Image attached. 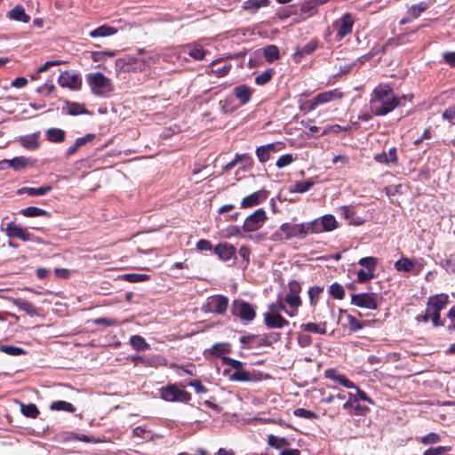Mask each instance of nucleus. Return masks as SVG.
Wrapping results in <instances>:
<instances>
[{"label": "nucleus", "instance_id": "obj_37", "mask_svg": "<svg viewBox=\"0 0 455 455\" xmlns=\"http://www.w3.org/2000/svg\"><path fill=\"white\" fill-rule=\"evenodd\" d=\"M130 344L138 351L148 350L150 346L147 343L146 339L140 335H133L130 339Z\"/></svg>", "mask_w": 455, "mask_h": 455}, {"label": "nucleus", "instance_id": "obj_9", "mask_svg": "<svg viewBox=\"0 0 455 455\" xmlns=\"http://www.w3.org/2000/svg\"><path fill=\"white\" fill-rule=\"evenodd\" d=\"M343 93L339 89H334L318 93L308 102L309 110H314L319 105L329 103L335 100H340Z\"/></svg>", "mask_w": 455, "mask_h": 455}, {"label": "nucleus", "instance_id": "obj_52", "mask_svg": "<svg viewBox=\"0 0 455 455\" xmlns=\"http://www.w3.org/2000/svg\"><path fill=\"white\" fill-rule=\"evenodd\" d=\"M293 161L294 157L291 154H285L277 159L275 165L278 169H282L291 164Z\"/></svg>", "mask_w": 455, "mask_h": 455}, {"label": "nucleus", "instance_id": "obj_22", "mask_svg": "<svg viewBox=\"0 0 455 455\" xmlns=\"http://www.w3.org/2000/svg\"><path fill=\"white\" fill-rule=\"evenodd\" d=\"M324 375L327 379H332L347 388L355 387V385L351 380L345 375L338 373L334 369L326 370Z\"/></svg>", "mask_w": 455, "mask_h": 455}, {"label": "nucleus", "instance_id": "obj_49", "mask_svg": "<svg viewBox=\"0 0 455 455\" xmlns=\"http://www.w3.org/2000/svg\"><path fill=\"white\" fill-rule=\"evenodd\" d=\"M0 351L10 355H20L25 354V350L23 348L10 345L1 346Z\"/></svg>", "mask_w": 455, "mask_h": 455}, {"label": "nucleus", "instance_id": "obj_41", "mask_svg": "<svg viewBox=\"0 0 455 455\" xmlns=\"http://www.w3.org/2000/svg\"><path fill=\"white\" fill-rule=\"evenodd\" d=\"M231 350V346L229 343H216L212 346L211 349V353L217 356H221L222 355L228 354Z\"/></svg>", "mask_w": 455, "mask_h": 455}, {"label": "nucleus", "instance_id": "obj_33", "mask_svg": "<svg viewBox=\"0 0 455 455\" xmlns=\"http://www.w3.org/2000/svg\"><path fill=\"white\" fill-rule=\"evenodd\" d=\"M323 232H330L338 227L335 217L331 214L324 215L321 218Z\"/></svg>", "mask_w": 455, "mask_h": 455}, {"label": "nucleus", "instance_id": "obj_36", "mask_svg": "<svg viewBox=\"0 0 455 455\" xmlns=\"http://www.w3.org/2000/svg\"><path fill=\"white\" fill-rule=\"evenodd\" d=\"M267 443L269 446L280 450L288 446L289 441L284 437H278L275 435H269L267 436Z\"/></svg>", "mask_w": 455, "mask_h": 455}, {"label": "nucleus", "instance_id": "obj_26", "mask_svg": "<svg viewBox=\"0 0 455 455\" xmlns=\"http://www.w3.org/2000/svg\"><path fill=\"white\" fill-rule=\"evenodd\" d=\"M269 4V0H246L243 4V10L250 12L255 13L261 7H267Z\"/></svg>", "mask_w": 455, "mask_h": 455}, {"label": "nucleus", "instance_id": "obj_61", "mask_svg": "<svg viewBox=\"0 0 455 455\" xmlns=\"http://www.w3.org/2000/svg\"><path fill=\"white\" fill-rule=\"evenodd\" d=\"M443 118L451 124H455V106L450 107L443 113Z\"/></svg>", "mask_w": 455, "mask_h": 455}, {"label": "nucleus", "instance_id": "obj_29", "mask_svg": "<svg viewBox=\"0 0 455 455\" xmlns=\"http://www.w3.org/2000/svg\"><path fill=\"white\" fill-rule=\"evenodd\" d=\"M12 302L16 307H18L20 310L26 312L30 316L38 315L35 306L28 300L17 298L13 299Z\"/></svg>", "mask_w": 455, "mask_h": 455}, {"label": "nucleus", "instance_id": "obj_50", "mask_svg": "<svg viewBox=\"0 0 455 455\" xmlns=\"http://www.w3.org/2000/svg\"><path fill=\"white\" fill-rule=\"evenodd\" d=\"M330 294L337 299H342L345 296V291L340 284L334 283L330 287Z\"/></svg>", "mask_w": 455, "mask_h": 455}, {"label": "nucleus", "instance_id": "obj_39", "mask_svg": "<svg viewBox=\"0 0 455 455\" xmlns=\"http://www.w3.org/2000/svg\"><path fill=\"white\" fill-rule=\"evenodd\" d=\"M50 410L75 412L76 407L72 403L66 401H55L51 403Z\"/></svg>", "mask_w": 455, "mask_h": 455}, {"label": "nucleus", "instance_id": "obj_8", "mask_svg": "<svg viewBox=\"0 0 455 455\" xmlns=\"http://www.w3.org/2000/svg\"><path fill=\"white\" fill-rule=\"evenodd\" d=\"M267 219V213L263 209H258L250 214L243 225V233L249 234L259 230Z\"/></svg>", "mask_w": 455, "mask_h": 455}, {"label": "nucleus", "instance_id": "obj_43", "mask_svg": "<svg viewBox=\"0 0 455 455\" xmlns=\"http://www.w3.org/2000/svg\"><path fill=\"white\" fill-rule=\"evenodd\" d=\"M274 73L273 68H267L255 77V84L258 85H265L272 79Z\"/></svg>", "mask_w": 455, "mask_h": 455}, {"label": "nucleus", "instance_id": "obj_28", "mask_svg": "<svg viewBox=\"0 0 455 455\" xmlns=\"http://www.w3.org/2000/svg\"><path fill=\"white\" fill-rule=\"evenodd\" d=\"M52 189V187L50 185L43 186L40 188H21L18 190V194H27L30 196H41L48 193Z\"/></svg>", "mask_w": 455, "mask_h": 455}, {"label": "nucleus", "instance_id": "obj_7", "mask_svg": "<svg viewBox=\"0 0 455 455\" xmlns=\"http://www.w3.org/2000/svg\"><path fill=\"white\" fill-rule=\"evenodd\" d=\"M379 295L375 292H362L351 295V304L366 309L375 310L379 307Z\"/></svg>", "mask_w": 455, "mask_h": 455}, {"label": "nucleus", "instance_id": "obj_34", "mask_svg": "<svg viewBox=\"0 0 455 455\" xmlns=\"http://www.w3.org/2000/svg\"><path fill=\"white\" fill-rule=\"evenodd\" d=\"M168 366V361L161 355L145 356L144 366L158 367Z\"/></svg>", "mask_w": 455, "mask_h": 455}, {"label": "nucleus", "instance_id": "obj_4", "mask_svg": "<svg viewBox=\"0 0 455 455\" xmlns=\"http://www.w3.org/2000/svg\"><path fill=\"white\" fill-rule=\"evenodd\" d=\"M231 312L233 315L245 323H251L256 317L255 306L243 299H235L233 301Z\"/></svg>", "mask_w": 455, "mask_h": 455}, {"label": "nucleus", "instance_id": "obj_5", "mask_svg": "<svg viewBox=\"0 0 455 455\" xmlns=\"http://www.w3.org/2000/svg\"><path fill=\"white\" fill-rule=\"evenodd\" d=\"M448 299V295L444 293L437 294L428 299L427 308L432 313V323L435 327L442 325L440 311L446 307Z\"/></svg>", "mask_w": 455, "mask_h": 455}, {"label": "nucleus", "instance_id": "obj_59", "mask_svg": "<svg viewBox=\"0 0 455 455\" xmlns=\"http://www.w3.org/2000/svg\"><path fill=\"white\" fill-rule=\"evenodd\" d=\"M347 323H348L349 329L353 331H359V330L363 329V323L352 315L347 316Z\"/></svg>", "mask_w": 455, "mask_h": 455}, {"label": "nucleus", "instance_id": "obj_20", "mask_svg": "<svg viewBox=\"0 0 455 455\" xmlns=\"http://www.w3.org/2000/svg\"><path fill=\"white\" fill-rule=\"evenodd\" d=\"M214 253L218 255L219 259L227 261L232 259L235 254V247L228 243H220L213 249Z\"/></svg>", "mask_w": 455, "mask_h": 455}, {"label": "nucleus", "instance_id": "obj_3", "mask_svg": "<svg viewBox=\"0 0 455 455\" xmlns=\"http://www.w3.org/2000/svg\"><path fill=\"white\" fill-rule=\"evenodd\" d=\"M185 386L181 385V388L177 384H169L160 388V397L166 402H182L187 403L191 400V395L183 389Z\"/></svg>", "mask_w": 455, "mask_h": 455}, {"label": "nucleus", "instance_id": "obj_47", "mask_svg": "<svg viewBox=\"0 0 455 455\" xmlns=\"http://www.w3.org/2000/svg\"><path fill=\"white\" fill-rule=\"evenodd\" d=\"M323 287L313 286L308 290L309 302L311 306H315L320 294L323 292Z\"/></svg>", "mask_w": 455, "mask_h": 455}, {"label": "nucleus", "instance_id": "obj_62", "mask_svg": "<svg viewBox=\"0 0 455 455\" xmlns=\"http://www.w3.org/2000/svg\"><path fill=\"white\" fill-rule=\"evenodd\" d=\"M95 138V134L94 133H87L85 136L84 137H80V138H77L75 141V143L76 144V147H78L79 148L83 146H84L85 144L92 141Z\"/></svg>", "mask_w": 455, "mask_h": 455}, {"label": "nucleus", "instance_id": "obj_64", "mask_svg": "<svg viewBox=\"0 0 455 455\" xmlns=\"http://www.w3.org/2000/svg\"><path fill=\"white\" fill-rule=\"evenodd\" d=\"M268 311L274 314H280V312H286V307L282 302H275L268 305Z\"/></svg>", "mask_w": 455, "mask_h": 455}, {"label": "nucleus", "instance_id": "obj_35", "mask_svg": "<svg viewBox=\"0 0 455 455\" xmlns=\"http://www.w3.org/2000/svg\"><path fill=\"white\" fill-rule=\"evenodd\" d=\"M20 213L22 215H24L25 217H29V218L42 217V216L49 217L50 216L49 212H46L45 210L38 208V207H35V206H29L27 208H24L20 211Z\"/></svg>", "mask_w": 455, "mask_h": 455}, {"label": "nucleus", "instance_id": "obj_54", "mask_svg": "<svg viewBox=\"0 0 455 455\" xmlns=\"http://www.w3.org/2000/svg\"><path fill=\"white\" fill-rule=\"evenodd\" d=\"M232 380L236 381H249L250 380V373L244 371L243 368L240 370H236L230 378Z\"/></svg>", "mask_w": 455, "mask_h": 455}, {"label": "nucleus", "instance_id": "obj_19", "mask_svg": "<svg viewBox=\"0 0 455 455\" xmlns=\"http://www.w3.org/2000/svg\"><path fill=\"white\" fill-rule=\"evenodd\" d=\"M318 42L313 39L303 46L297 47L296 52L292 55V59L296 63L301 62L303 58L312 54L317 48Z\"/></svg>", "mask_w": 455, "mask_h": 455}, {"label": "nucleus", "instance_id": "obj_46", "mask_svg": "<svg viewBox=\"0 0 455 455\" xmlns=\"http://www.w3.org/2000/svg\"><path fill=\"white\" fill-rule=\"evenodd\" d=\"M67 112L68 115L77 116L87 113V110L84 105L73 102L68 103Z\"/></svg>", "mask_w": 455, "mask_h": 455}, {"label": "nucleus", "instance_id": "obj_58", "mask_svg": "<svg viewBox=\"0 0 455 455\" xmlns=\"http://www.w3.org/2000/svg\"><path fill=\"white\" fill-rule=\"evenodd\" d=\"M440 265L445 269V271L449 274L455 275V259H446L441 261Z\"/></svg>", "mask_w": 455, "mask_h": 455}, {"label": "nucleus", "instance_id": "obj_24", "mask_svg": "<svg viewBox=\"0 0 455 455\" xmlns=\"http://www.w3.org/2000/svg\"><path fill=\"white\" fill-rule=\"evenodd\" d=\"M39 136L40 132H34L26 136H22L20 139V143L22 147L28 150H35L39 147Z\"/></svg>", "mask_w": 455, "mask_h": 455}, {"label": "nucleus", "instance_id": "obj_44", "mask_svg": "<svg viewBox=\"0 0 455 455\" xmlns=\"http://www.w3.org/2000/svg\"><path fill=\"white\" fill-rule=\"evenodd\" d=\"M300 328L305 331L313 332V333L325 334V332H326V329L324 326L321 327L319 324H317L315 323H302L300 325Z\"/></svg>", "mask_w": 455, "mask_h": 455}, {"label": "nucleus", "instance_id": "obj_48", "mask_svg": "<svg viewBox=\"0 0 455 455\" xmlns=\"http://www.w3.org/2000/svg\"><path fill=\"white\" fill-rule=\"evenodd\" d=\"M293 414L296 417L307 419H315L318 418V415L315 412L307 410V409H304V408L295 409L293 411Z\"/></svg>", "mask_w": 455, "mask_h": 455}, {"label": "nucleus", "instance_id": "obj_2", "mask_svg": "<svg viewBox=\"0 0 455 455\" xmlns=\"http://www.w3.org/2000/svg\"><path fill=\"white\" fill-rule=\"evenodd\" d=\"M87 82L92 92L100 97H107L114 90L111 80L100 72L88 75Z\"/></svg>", "mask_w": 455, "mask_h": 455}, {"label": "nucleus", "instance_id": "obj_60", "mask_svg": "<svg viewBox=\"0 0 455 455\" xmlns=\"http://www.w3.org/2000/svg\"><path fill=\"white\" fill-rule=\"evenodd\" d=\"M374 277V273L368 270L360 269L357 271V281L365 283Z\"/></svg>", "mask_w": 455, "mask_h": 455}, {"label": "nucleus", "instance_id": "obj_12", "mask_svg": "<svg viewBox=\"0 0 455 455\" xmlns=\"http://www.w3.org/2000/svg\"><path fill=\"white\" fill-rule=\"evenodd\" d=\"M301 291L300 284L297 281L289 283V291L285 296V302L293 308H298L301 305L299 292Z\"/></svg>", "mask_w": 455, "mask_h": 455}, {"label": "nucleus", "instance_id": "obj_17", "mask_svg": "<svg viewBox=\"0 0 455 455\" xmlns=\"http://www.w3.org/2000/svg\"><path fill=\"white\" fill-rule=\"evenodd\" d=\"M29 164H31V162L28 158L25 156H19L10 160L5 159L0 161V170L12 168L15 171H20L27 168Z\"/></svg>", "mask_w": 455, "mask_h": 455}, {"label": "nucleus", "instance_id": "obj_56", "mask_svg": "<svg viewBox=\"0 0 455 455\" xmlns=\"http://www.w3.org/2000/svg\"><path fill=\"white\" fill-rule=\"evenodd\" d=\"M256 156L259 161L262 164L267 162L270 158L269 151L265 148V146H260L256 149Z\"/></svg>", "mask_w": 455, "mask_h": 455}, {"label": "nucleus", "instance_id": "obj_25", "mask_svg": "<svg viewBox=\"0 0 455 455\" xmlns=\"http://www.w3.org/2000/svg\"><path fill=\"white\" fill-rule=\"evenodd\" d=\"M45 138L52 143H61L65 140L66 132L60 128H50L45 131Z\"/></svg>", "mask_w": 455, "mask_h": 455}, {"label": "nucleus", "instance_id": "obj_51", "mask_svg": "<svg viewBox=\"0 0 455 455\" xmlns=\"http://www.w3.org/2000/svg\"><path fill=\"white\" fill-rule=\"evenodd\" d=\"M440 441H441L440 435L434 433V432L429 433L420 438V443L425 445L435 444V443H439Z\"/></svg>", "mask_w": 455, "mask_h": 455}, {"label": "nucleus", "instance_id": "obj_31", "mask_svg": "<svg viewBox=\"0 0 455 455\" xmlns=\"http://www.w3.org/2000/svg\"><path fill=\"white\" fill-rule=\"evenodd\" d=\"M355 19L350 13H345L340 19L333 23L334 28H352Z\"/></svg>", "mask_w": 455, "mask_h": 455}, {"label": "nucleus", "instance_id": "obj_21", "mask_svg": "<svg viewBox=\"0 0 455 455\" xmlns=\"http://www.w3.org/2000/svg\"><path fill=\"white\" fill-rule=\"evenodd\" d=\"M253 89L246 84L235 86L233 90L235 97L240 101L241 105L247 104L251 98Z\"/></svg>", "mask_w": 455, "mask_h": 455}, {"label": "nucleus", "instance_id": "obj_11", "mask_svg": "<svg viewBox=\"0 0 455 455\" xmlns=\"http://www.w3.org/2000/svg\"><path fill=\"white\" fill-rule=\"evenodd\" d=\"M58 83L61 87L69 88L76 91L81 88L82 80L76 74H71L68 71L62 72L59 78Z\"/></svg>", "mask_w": 455, "mask_h": 455}, {"label": "nucleus", "instance_id": "obj_23", "mask_svg": "<svg viewBox=\"0 0 455 455\" xmlns=\"http://www.w3.org/2000/svg\"><path fill=\"white\" fill-rule=\"evenodd\" d=\"M340 211H341V215L346 220H349L350 224L360 226L365 222V220L363 217L357 216L355 214L354 208L351 206H347V205L342 206L340 208Z\"/></svg>", "mask_w": 455, "mask_h": 455}, {"label": "nucleus", "instance_id": "obj_42", "mask_svg": "<svg viewBox=\"0 0 455 455\" xmlns=\"http://www.w3.org/2000/svg\"><path fill=\"white\" fill-rule=\"evenodd\" d=\"M307 235L309 233H321L323 232L321 219L314 220L309 222L303 223Z\"/></svg>", "mask_w": 455, "mask_h": 455}, {"label": "nucleus", "instance_id": "obj_14", "mask_svg": "<svg viewBox=\"0 0 455 455\" xmlns=\"http://www.w3.org/2000/svg\"><path fill=\"white\" fill-rule=\"evenodd\" d=\"M5 230L9 237L19 238L25 242L31 240L32 235L28 232V230L26 228H23L13 222L8 223Z\"/></svg>", "mask_w": 455, "mask_h": 455}, {"label": "nucleus", "instance_id": "obj_27", "mask_svg": "<svg viewBox=\"0 0 455 455\" xmlns=\"http://www.w3.org/2000/svg\"><path fill=\"white\" fill-rule=\"evenodd\" d=\"M8 17L11 20L24 23L28 22L30 20L29 16L25 12V9L20 4L16 5L8 12Z\"/></svg>", "mask_w": 455, "mask_h": 455}, {"label": "nucleus", "instance_id": "obj_53", "mask_svg": "<svg viewBox=\"0 0 455 455\" xmlns=\"http://www.w3.org/2000/svg\"><path fill=\"white\" fill-rule=\"evenodd\" d=\"M427 9V4L426 2H420L418 4L412 5L409 12L413 18H417Z\"/></svg>", "mask_w": 455, "mask_h": 455}, {"label": "nucleus", "instance_id": "obj_38", "mask_svg": "<svg viewBox=\"0 0 455 455\" xmlns=\"http://www.w3.org/2000/svg\"><path fill=\"white\" fill-rule=\"evenodd\" d=\"M314 185V181L307 180L302 181H297L294 185L290 188V191L293 193H305L309 190Z\"/></svg>", "mask_w": 455, "mask_h": 455}, {"label": "nucleus", "instance_id": "obj_57", "mask_svg": "<svg viewBox=\"0 0 455 455\" xmlns=\"http://www.w3.org/2000/svg\"><path fill=\"white\" fill-rule=\"evenodd\" d=\"M188 55L194 58L195 60H200L204 58L205 52L202 46L195 45L189 50Z\"/></svg>", "mask_w": 455, "mask_h": 455}, {"label": "nucleus", "instance_id": "obj_32", "mask_svg": "<svg viewBox=\"0 0 455 455\" xmlns=\"http://www.w3.org/2000/svg\"><path fill=\"white\" fill-rule=\"evenodd\" d=\"M171 369H173L179 376L185 374L195 376L196 366L194 364H188L187 366L178 365L177 363H170L168 365Z\"/></svg>", "mask_w": 455, "mask_h": 455}, {"label": "nucleus", "instance_id": "obj_18", "mask_svg": "<svg viewBox=\"0 0 455 455\" xmlns=\"http://www.w3.org/2000/svg\"><path fill=\"white\" fill-rule=\"evenodd\" d=\"M267 191L261 189L245 196L241 202L242 208H250L259 205L267 198Z\"/></svg>", "mask_w": 455, "mask_h": 455}, {"label": "nucleus", "instance_id": "obj_10", "mask_svg": "<svg viewBox=\"0 0 455 455\" xmlns=\"http://www.w3.org/2000/svg\"><path fill=\"white\" fill-rule=\"evenodd\" d=\"M207 306L210 312L225 315L228 307V299L224 295L211 296L208 298Z\"/></svg>", "mask_w": 455, "mask_h": 455}, {"label": "nucleus", "instance_id": "obj_1", "mask_svg": "<svg viewBox=\"0 0 455 455\" xmlns=\"http://www.w3.org/2000/svg\"><path fill=\"white\" fill-rule=\"evenodd\" d=\"M401 98L395 96L387 84H379L371 94L370 109L374 116H386L400 106Z\"/></svg>", "mask_w": 455, "mask_h": 455}, {"label": "nucleus", "instance_id": "obj_40", "mask_svg": "<svg viewBox=\"0 0 455 455\" xmlns=\"http://www.w3.org/2000/svg\"><path fill=\"white\" fill-rule=\"evenodd\" d=\"M20 411L23 415L28 418L36 419L39 415V410L34 403L25 404L20 403Z\"/></svg>", "mask_w": 455, "mask_h": 455}, {"label": "nucleus", "instance_id": "obj_16", "mask_svg": "<svg viewBox=\"0 0 455 455\" xmlns=\"http://www.w3.org/2000/svg\"><path fill=\"white\" fill-rule=\"evenodd\" d=\"M417 266L419 267L417 270L418 274L423 267V264L419 263L416 259H410L403 256L395 263V267L398 272L405 273L411 272Z\"/></svg>", "mask_w": 455, "mask_h": 455}, {"label": "nucleus", "instance_id": "obj_13", "mask_svg": "<svg viewBox=\"0 0 455 455\" xmlns=\"http://www.w3.org/2000/svg\"><path fill=\"white\" fill-rule=\"evenodd\" d=\"M347 395L348 399L343 404V409L347 411L349 414L364 415L370 411L368 407L362 406L358 403V398L355 395L348 393Z\"/></svg>", "mask_w": 455, "mask_h": 455}, {"label": "nucleus", "instance_id": "obj_45", "mask_svg": "<svg viewBox=\"0 0 455 455\" xmlns=\"http://www.w3.org/2000/svg\"><path fill=\"white\" fill-rule=\"evenodd\" d=\"M378 263V259L374 257H364L362 258L358 264L362 267H365L366 270L374 273L376 266Z\"/></svg>", "mask_w": 455, "mask_h": 455}, {"label": "nucleus", "instance_id": "obj_6", "mask_svg": "<svg viewBox=\"0 0 455 455\" xmlns=\"http://www.w3.org/2000/svg\"><path fill=\"white\" fill-rule=\"evenodd\" d=\"M274 236H275L276 238L288 240L295 237L305 238L307 236V234L303 223H283L281 225L279 230L274 234Z\"/></svg>", "mask_w": 455, "mask_h": 455}, {"label": "nucleus", "instance_id": "obj_30", "mask_svg": "<svg viewBox=\"0 0 455 455\" xmlns=\"http://www.w3.org/2000/svg\"><path fill=\"white\" fill-rule=\"evenodd\" d=\"M263 55L265 60L268 63H273L274 61L280 59V52L276 45L269 44L263 48Z\"/></svg>", "mask_w": 455, "mask_h": 455}, {"label": "nucleus", "instance_id": "obj_55", "mask_svg": "<svg viewBox=\"0 0 455 455\" xmlns=\"http://www.w3.org/2000/svg\"><path fill=\"white\" fill-rule=\"evenodd\" d=\"M124 279L130 283H140L148 279V275L144 274H126L124 275Z\"/></svg>", "mask_w": 455, "mask_h": 455}, {"label": "nucleus", "instance_id": "obj_15", "mask_svg": "<svg viewBox=\"0 0 455 455\" xmlns=\"http://www.w3.org/2000/svg\"><path fill=\"white\" fill-rule=\"evenodd\" d=\"M264 323L269 329H281L289 324V322L280 314H274L269 311L264 313Z\"/></svg>", "mask_w": 455, "mask_h": 455}, {"label": "nucleus", "instance_id": "obj_63", "mask_svg": "<svg viewBox=\"0 0 455 455\" xmlns=\"http://www.w3.org/2000/svg\"><path fill=\"white\" fill-rule=\"evenodd\" d=\"M222 362H223L224 364L232 367L235 371L236 370H240L241 368H243L242 362H240L238 360H235V359H233V358H230V357H226V356L223 357L222 358Z\"/></svg>", "mask_w": 455, "mask_h": 455}]
</instances>
